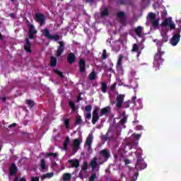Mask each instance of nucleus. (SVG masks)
Wrapping results in <instances>:
<instances>
[{
	"label": "nucleus",
	"instance_id": "nucleus-53",
	"mask_svg": "<svg viewBox=\"0 0 181 181\" xmlns=\"http://www.w3.org/2000/svg\"><path fill=\"white\" fill-rule=\"evenodd\" d=\"M117 86V83H114L113 85H112L110 86V91H114V90H115V87Z\"/></svg>",
	"mask_w": 181,
	"mask_h": 181
},
{
	"label": "nucleus",
	"instance_id": "nucleus-37",
	"mask_svg": "<svg viewBox=\"0 0 181 181\" xmlns=\"http://www.w3.org/2000/svg\"><path fill=\"white\" fill-rule=\"evenodd\" d=\"M156 18V14H155L152 12L148 13V18L151 21H153Z\"/></svg>",
	"mask_w": 181,
	"mask_h": 181
},
{
	"label": "nucleus",
	"instance_id": "nucleus-46",
	"mask_svg": "<svg viewBox=\"0 0 181 181\" xmlns=\"http://www.w3.org/2000/svg\"><path fill=\"white\" fill-rule=\"evenodd\" d=\"M97 177V174L93 173L89 177V181H95V178Z\"/></svg>",
	"mask_w": 181,
	"mask_h": 181
},
{
	"label": "nucleus",
	"instance_id": "nucleus-26",
	"mask_svg": "<svg viewBox=\"0 0 181 181\" xmlns=\"http://www.w3.org/2000/svg\"><path fill=\"white\" fill-rule=\"evenodd\" d=\"M98 112H100L99 106H95L93 107V111L92 112V116H100V115H98Z\"/></svg>",
	"mask_w": 181,
	"mask_h": 181
},
{
	"label": "nucleus",
	"instance_id": "nucleus-58",
	"mask_svg": "<svg viewBox=\"0 0 181 181\" xmlns=\"http://www.w3.org/2000/svg\"><path fill=\"white\" fill-rule=\"evenodd\" d=\"M107 135H108V134H105V135H104V136H103L104 141H107V140L108 139V136H107Z\"/></svg>",
	"mask_w": 181,
	"mask_h": 181
},
{
	"label": "nucleus",
	"instance_id": "nucleus-30",
	"mask_svg": "<svg viewBox=\"0 0 181 181\" xmlns=\"http://www.w3.org/2000/svg\"><path fill=\"white\" fill-rule=\"evenodd\" d=\"M62 179L64 181H69L71 179V175L70 173H64Z\"/></svg>",
	"mask_w": 181,
	"mask_h": 181
},
{
	"label": "nucleus",
	"instance_id": "nucleus-57",
	"mask_svg": "<svg viewBox=\"0 0 181 181\" xmlns=\"http://www.w3.org/2000/svg\"><path fill=\"white\" fill-rule=\"evenodd\" d=\"M16 127V123H13L8 126V128H15Z\"/></svg>",
	"mask_w": 181,
	"mask_h": 181
},
{
	"label": "nucleus",
	"instance_id": "nucleus-48",
	"mask_svg": "<svg viewBox=\"0 0 181 181\" xmlns=\"http://www.w3.org/2000/svg\"><path fill=\"white\" fill-rule=\"evenodd\" d=\"M46 156H53V158H57V154L56 153H47Z\"/></svg>",
	"mask_w": 181,
	"mask_h": 181
},
{
	"label": "nucleus",
	"instance_id": "nucleus-50",
	"mask_svg": "<svg viewBox=\"0 0 181 181\" xmlns=\"http://www.w3.org/2000/svg\"><path fill=\"white\" fill-rule=\"evenodd\" d=\"M76 125H78V124H81V117H78L75 122Z\"/></svg>",
	"mask_w": 181,
	"mask_h": 181
},
{
	"label": "nucleus",
	"instance_id": "nucleus-9",
	"mask_svg": "<svg viewBox=\"0 0 181 181\" xmlns=\"http://www.w3.org/2000/svg\"><path fill=\"white\" fill-rule=\"evenodd\" d=\"M78 69L80 73H86V60L84 59H79Z\"/></svg>",
	"mask_w": 181,
	"mask_h": 181
},
{
	"label": "nucleus",
	"instance_id": "nucleus-49",
	"mask_svg": "<svg viewBox=\"0 0 181 181\" xmlns=\"http://www.w3.org/2000/svg\"><path fill=\"white\" fill-rule=\"evenodd\" d=\"M127 122V117H123V118L119 121V124L124 125Z\"/></svg>",
	"mask_w": 181,
	"mask_h": 181
},
{
	"label": "nucleus",
	"instance_id": "nucleus-52",
	"mask_svg": "<svg viewBox=\"0 0 181 181\" xmlns=\"http://www.w3.org/2000/svg\"><path fill=\"white\" fill-rule=\"evenodd\" d=\"M86 119H91V112H87L86 115Z\"/></svg>",
	"mask_w": 181,
	"mask_h": 181
},
{
	"label": "nucleus",
	"instance_id": "nucleus-33",
	"mask_svg": "<svg viewBox=\"0 0 181 181\" xmlns=\"http://www.w3.org/2000/svg\"><path fill=\"white\" fill-rule=\"evenodd\" d=\"M98 119H100V116H92V124L95 125L98 122Z\"/></svg>",
	"mask_w": 181,
	"mask_h": 181
},
{
	"label": "nucleus",
	"instance_id": "nucleus-60",
	"mask_svg": "<svg viewBox=\"0 0 181 181\" xmlns=\"http://www.w3.org/2000/svg\"><path fill=\"white\" fill-rule=\"evenodd\" d=\"M119 4H120V5H125V1H124V0H120V1H119Z\"/></svg>",
	"mask_w": 181,
	"mask_h": 181
},
{
	"label": "nucleus",
	"instance_id": "nucleus-47",
	"mask_svg": "<svg viewBox=\"0 0 181 181\" xmlns=\"http://www.w3.org/2000/svg\"><path fill=\"white\" fill-rule=\"evenodd\" d=\"M168 26H170V30H173V29H175V28H176V25H175V23L173 21H171L170 23V25H168Z\"/></svg>",
	"mask_w": 181,
	"mask_h": 181
},
{
	"label": "nucleus",
	"instance_id": "nucleus-55",
	"mask_svg": "<svg viewBox=\"0 0 181 181\" xmlns=\"http://www.w3.org/2000/svg\"><path fill=\"white\" fill-rule=\"evenodd\" d=\"M9 16H10V18H11V19H16V16H15V13H11L9 14Z\"/></svg>",
	"mask_w": 181,
	"mask_h": 181
},
{
	"label": "nucleus",
	"instance_id": "nucleus-16",
	"mask_svg": "<svg viewBox=\"0 0 181 181\" xmlns=\"http://www.w3.org/2000/svg\"><path fill=\"white\" fill-rule=\"evenodd\" d=\"M10 175L15 176V174L18 173V167L15 163H12L9 169Z\"/></svg>",
	"mask_w": 181,
	"mask_h": 181
},
{
	"label": "nucleus",
	"instance_id": "nucleus-43",
	"mask_svg": "<svg viewBox=\"0 0 181 181\" xmlns=\"http://www.w3.org/2000/svg\"><path fill=\"white\" fill-rule=\"evenodd\" d=\"M91 110H93V106L88 105L85 107V111L86 112H91Z\"/></svg>",
	"mask_w": 181,
	"mask_h": 181
},
{
	"label": "nucleus",
	"instance_id": "nucleus-15",
	"mask_svg": "<svg viewBox=\"0 0 181 181\" xmlns=\"http://www.w3.org/2000/svg\"><path fill=\"white\" fill-rule=\"evenodd\" d=\"M111 112V106H106L100 110V116L107 115Z\"/></svg>",
	"mask_w": 181,
	"mask_h": 181
},
{
	"label": "nucleus",
	"instance_id": "nucleus-6",
	"mask_svg": "<svg viewBox=\"0 0 181 181\" xmlns=\"http://www.w3.org/2000/svg\"><path fill=\"white\" fill-rule=\"evenodd\" d=\"M36 33H37V30H36V29H35V25H33V24H29L28 25V37L30 40H33L35 39V35H36Z\"/></svg>",
	"mask_w": 181,
	"mask_h": 181
},
{
	"label": "nucleus",
	"instance_id": "nucleus-31",
	"mask_svg": "<svg viewBox=\"0 0 181 181\" xmlns=\"http://www.w3.org/2000/svg\"><path fill=\"white\" fill-rule=\"evenodd\" d=\"M53 176H54V173H47V174L42 175V179H50V177H53Z\"/></svg>",
	"mask_w": 181,
	"mask_h": 181
},
{
	"label": "nucleus",
	"instance_id": "nucleus-63",
	"mask_svg": "<svg viewBox=\"0 0 181 181\" xmlns=\"http://www.w3.org/2000/svg\"><path fill=\"white\" fill-rule=\"evenodd\" d=\"M81 100H83V98L81 95H79L78 97V101H81Z\"/></svg>",
	"mask_w": 181,
	"mask_h": 181
},
{
	"label": "nucleus",
	"instance_id": "nucleus-28",
	"mask_svg": "<svg viewBox=\"0 0 181 181\" xmlns=\"http://www.w3.org/2000/svg\"><path fill=\"white\" fill-rule=\"evenodd\" d=\"M123 59H124V56H122V54L119 55V58L117 60V66H119V67H122Z\"/></svg>",
	"mask_w": 181,
	"mask_h": 181
},
{
	"label": "nucleus",
	"instance_id": "nucleus-41",
	"mask_svg": "<svg viewBox=\"0 0 181 181\" xmlns=\"http://www.w3.org/2000/svg\"><path fill=\"white\" fill-rule=\"evenodd\" d=\"M130 104H132L131 103V100H128L127 102H124L123 104V108H129Z\"/></svg>",
	"mask_w": 181,
	"mask_h": 181
},
{
	"label": "nucleus",
	"instance_id": "nucleus-40",
	"mask_svg": "<svg viewBox=\"0 0 181 181\" xmlns=\"http://www.w3.org/2000/svg\"><path fill=\"white\" fill-rule=\"evenodd\" d=\"M161 36L163 37V42H168V39H169V37L166 35V33H162L161 34Z\"/></svg>",
	"mask_w": 181,
	"mask_h": 181
},
{
	"label": "nucleus",
	"instance_id": "nucleus-42",
	"mask_svg": "<svg viewBox=\"0 0 181 181\" xmlns=\"http://www.w3.org/2000/svg\"><path fill=\"white\" fill-rule=\"evenodd\" d=\"M107 57H108V55L107 54V49H103L101 58L103 59V60H105Z\"/></svg>",
	"mask_w": 181,
	"mask_h": 181
},
{
	"label": "nucleus",
	"instance_id": "nucleus-25",
	"mask_svg": "<svg viewBox=\"0 0 181 181\" xmlns=\"http://www.w3.org/2000/svg\"><path fill=\"white\" fill-rule=\"evenodd\" d=\"M171 22H172V18H165L163 21L162 25H163V26H164V28H166V26H169V25L170 24Z\"/></svg>",
	"mask_w": 181,
	"mask_h": 181
},
{
	"label": "nucleus",
	"instance_id": "nucleus-23",
	"mask_svg": "<svg viewBox=\"0 0 181 181\" xmlns=\"http://www.w3.org/2000/svg\"><path fill=\"white\" fill-rule=\"evenodd\" d=\"M57 64V59L56 57H51L50 59V66L51 67H56Z\"/></svg>",
	"mask_w": 181,
	"mask_h": 181
},
{
	"label": "nucleus",
	"instance_id": "nucleus-39",
	"mask_svg": "<svg viewBox=\"0 0 181 181\" xmlns=\"http://www.w3.org/2000/svg\"><path fill=\"white\" fill-rule=\"evenodd\" d=\"M64 126L66 127V129H69L70 128V119H66L64 120Z\"/></svg>",
	"mask_w": 181,
	"mask_h": 181
},
{
	"label": "nucleus",
	"instance_id": "nucleus-13",
	"mask_svg": "<svg viewBox=\"0 0 181 181\" xmlns=\"http://www.w3.org/2000/svg\"><path fill=\"white\" fill-rule=\"evenodd\" d=\"M66 60L69 64H73V63H76V54L73 52H70L68 54Z\"/></svg>",
	"mask_w": 181,
	"mask_h": 181
},
{
	"label": "nucleus",
	"instance_id": "nucleus-20",
	"mask_svg": "<svg viewBox=\"0 0 181 181\" xmlns=\"http://www.w3.org/2000/svg\"><path fill=\"white\" fill-rule=\"evenodd\" d=\"M142 30H144V28L141 26H138L134 29V32L136 35H137L138 37H142Z\"/></svg>",
	"mask_w": 181,
	"mask_h": 181
},
{
	"label": "nucleus",
	"instance_id": "nucleus-1",
	"mask_svg": "<svg viewBox=\"0 0 181 181\" xmlns=\"http://www.w3.org/2000/svg\"><path fill=\"white\" fill-rule=\"evenodd\" d=\"M156 45L157 46L158 52L154 56L153 67L159 69L160 65L165 62V59L162 58V56L165 54V52L162 51V46L163 45L162 41H158Z\"/></svg>",
	"mask_w": 181,
	"mask_h": 181
},
{
	"label": "nucleus",
	"instance_id": "nucleus-34",
	"mask_svg": "<svg viewBox=\"0 0 181 181\" xmlns=\"http://www.w3.org/2000/svg\"><path fill=\"white\" fill-rule=\"evenodd\" d=\"M69 105L72 110L76 111V104L73 102V100H70L69 102Z\"/></svg>",
	"mask_w": 181,
	"mask_h": 181
},
{
	"label": "nucleus",
	"instance_id": "nucleus-62",
	"mask_svg": "<svg viewBox=\"0 0 181 181\" xmlns=\"http://www.w3.org/2000/svg\"><path fill=\"white\" fill-rule=\"evenodd\" d=\"M1 101H2L3 103H5V102L6 101V97H3V98H1Z\"/></svg>",
	"mask_w": 181,
	"mask_h": 181
},
{
	"label": "nucleus",
	"instance_id": "nucleus-4",
	"mask_svg": "<svg viewBox=\"0 0 181 181\" xmlns=\"http://www.w3.org/2000/svg\"><path fill=\"white\" fill-rule=\"evenodd\" d=\"M35 22L40 23V26H43L45 25L46 19L45 18V15L40 13H35Z\"/></svg>",
	"mask_w": 181,
	"mask_h": 181
},
{
	"label": "nucleus",
	"instance_id": "nucleus-19",
	"mask_svg": "<svg viewBox=\"0 0 181 181\" xmlns=\"http://www.w3.org/2000/svg\"><path fill=\"white\" fill-rule=\"evenodd\" d=\"M69 163H71L72 168H78L80 166V161L78 160H69Z\"/></svg>",
	"mask_w": 181,
	"mask_h": 181
},
{
	"label": "nucleus",
	"instance_id": "nucleus-32",
	"mask_svg": "<svg viewBox=\"0 0 181 181\" xmlns=\"http://www.w3.org/2000/svg\"><path fill=\"white\" fill-rule=\"evenodd\" d=\"M101 91L105 94L107 93V83L105 82H103L101 84Z\"/></svg>",
	"mask_w": 181,
	"mask_h": 181
},
{
	"label": "nucleus",
	"instance_id": "nucleus-3",
	"mask_svg": "<svg viewBox=\"0 0 181 181\" xmlns=\"http://www.w3.org/2000/svg\"><path fill=\"white\" fill-rule=\"evenodd\" d=\"M42 32L43 36L47 37V39H49L50 40H54L55 42H59V40H60V36L59 35L56 34L54 35H52L50 30L47 28H45Z\"/></svg>",
	"mask_w": 181,
	"mask_h": 181
},
{
	"label": "nucleus",
	"instance_id": "nucleus-21",
	"mask_svg": "<svg viewBox=\"0 0 181 181\" xmlns=\"http://www.w3.org/2000/svg\"><path fill=\"white\" fill-rule=\"evenodd\" d=\"M88 78L90 81H94V79L97 78V73L95 70L92 71V72L89 74Z\"/></svg>",
	"mask_w": 181,
	"mask_h": 181
},
{
	"label": "nucleus",
	"instance_id": "nucleus-54",
	"mask_svg": "<svg viewBox=\"0 0 181 181\" xmlns=\"http://www.w3.org/2000/svg\"><path fill=\"white\" fill-rule=\"evenodd\" d=\"M133 136L136 139H139L141 138V134H133Z\"/></svg>",
	"mask_w": 181,
	"mask_h": 181
},
{
	"label": "nucleus",
	"instance_id": "nucleus-24",
	"mask_svg": "<svg viewBox=\"0 0 181 181\" xmlns=\"http://www.w3.org/2000/svg\"><path fill=\"white\" fill-rule=\"evenodd\" d=\"M70 143V137L67 136L64 142V150L67 151L69 149V144Z\"/></svg>",
	"mask_w": 181,
	"mask_h": 181
},
{
	"label": "nucleus",
	"instance_id": "nucleus-56",
	"mask_svg": "<svg viewBox=\"0 0 181 181\" xmlns=\"http://www.w3.org/2000/svg\"><path fill=\"white\" fill-rule=\"evenodd\" d=\"M31 181H39V177H33Z\"/></svg>",
	"mask_w": 181,
	"mask_h": 181
},
{
	"label": "nucleus",
	"instance_id": "nucleus-27",
	"mask_svg": "<svg viewBox=\"0 0 181 181\" xmlns=\"http://www.w3.org/2000/svg\"><path fill=\"white\" fill-rule=\"evenodd\" d=\"M151 25L153 28H159V19L151 20Z\"/></svg>",
	"mask_w": 181,
	"mask_h": 181
},
{
	"label": "nucleus",
	"instance_id": "nucleus-12",
	"mask_svg": "<svg viewBox=\"0 0 181 181\" xmlns=\"http://www.w3.org/2000/svg\"><path fill=\"white\" fill-rule=\"evenodd\" d=\"M25 44L24 45V49L27 53H32V44L30 43V41L29 40V38L25 37Z\"/></svg>",
	"mask_w": 181,
	"mask_h": 181
},
{
	"label": "nucleus",
	"instance_id": "nucleus-38",
	"mask_svg": "<svg viewBox=\"0 0 181 181\" xmlns=\"http://www.w3.org/2000/svg\"><path fill=\"white\" fill-rule=\"evenodd\" d=\"M90 166H91L92 169H95V168H97V166H98V163H97V161H95V160H94L91 161Z\"/></svg>",
	"mask_w": 181,
	"mask_h": 181
},
{
	"label": "nucleus",
	"instance_id": "nucleus-10",
	"mask_svg": "<svg viewBox=\"0 0 181 181\" xmlns=\"http://www.w3.org/2000/svg\"><path fill=\"white\" fill-rule=\"evenodd\" d=\"M117 18L119 19V22L122 25H125L127 23V18H125V13L124 11L117 13Z\"/></svg>",
	"mask_w": 181,
	"mask_h": 181
},
{
	"label": "nucleus",
	"instance_id": "nucleus-36",
	"mask_svg": "<svg viewBox=\"0 0 181 181\" xmlns=\"http://www.w3.org/2000/svg\"><path fill=\"white\" fill-rule=\"evenodd\" d=\"M54 73H55L56 74H58V76H60L61 78H64V75H63V73L62 71H59L58 69H54Z\"/></svg>",
	"mask_w": 181,
	"mask_h": 181
},
{
	"label": "nucleus",
	"instance_id": "nucleus-51",
	"mask_svg": "<svg viewBox=\"0 0 181 181\" xmlns=\"http://www.w3.org/2000/svg\"><path fill=\"white\" fill-rule=\"evenodd\" d=\"M130 103L132 104H136V96H133L132 98V100H130Z\"/></svg>",
	"mask_w": 181,
	"mask_h": 181
},
{
	"label": "nucleus",
	"instance_id": "nucleus-44",
	"mask_svg": "<svg viewBox=\"0 0 181 181\" xmlns=\"http://www.w3.org/2000/svg\"><path fill=\"white\" fill-rule=\"evenodd\" d=\"M27 104L28 107L32 108L35 105V102L32 101L31 100H27Z\"/></svg>",
	"mask_w": 181,
	"mask_h": 181
},
{
	"label": "nucleus",
	"instance_id": "nucleus-45",
	"mask_svg": "<svg viewBox=\"0 0 181 181\" xmlns=\"http://www.w3.org/2000/svg\"><path fill=\"white\" fill-rule=\"evenodd\" d=\"M138 176H139V173H134V176L132 177V180L130 181H136L138 179Z\"/></svg>",
	"mask_w": 181,
	"mask_h": 181
},
{
	"label": "nucleus",
	"instance_id": "nucleus-5",
	"mask_svg": "<svg viewBox=\"0 0 181 181\" xmlns=\"http://www.w3.org/2000/svg\"><path fill=\"white\" fill-rule=\"evenodd\" d=\"M59 45L57 47V49L56 51V56L57 57H60L63 53H64V46L66 45L64 44V41H59L58 42Z\"/></svg>",
	"mask_w": 181,
	"mask_h": 181
},
{
	"label": "nucleus",
	"instance_id": "nucleus-2",
	"mask_svg": "<svg viewBox=\"0 0 181 181\" xmlns=\"http://www.w3.org/2000/svg\"><path fill=\"white\" fill-rule=\"evenodd\" d=\"M136 157L137 159L135 165V169H136V171L138 172V170H144V169H146L148 165L146 163H145L144 158H142V153H136Z\"/></svg>",
	"mask_w": 181,
	"mask_h": 181
},
{
	"label": "nucleus",
	"instance_id": "nucleus-64",
	"mask_svg": "<svg viewBox=\"0 0 181 181\" xmlns=\"http://www.w3.org/2000/svg\"><path fill=\"white\" fill-rule=\"evenodd\" d=\"M20 181H26V179H25V178L23 177V178H21V179H20Z\"/></svg>",
	"mask_w": 181,
	"mask_h": 181
},
{
	"label": "nucleus",
	"instance_id": "nucleus-11",
	"mask_svg": "<svg viewBox=\"0 0 181 181\" xmlns=\"http://www.w3.org/2000/svg\"><path fill=\"white\" fill-rule=\"evenodd\" d=\"M125 97L124 95H118L116 98V107L117 108H121L122 107V103H124V98Z\"/></svg>",
	"mask_w": 181,
	"mask_h": 181
},
{
	"label": "nucleus",
	"instance_id": "nucleus-7",
	"mask_svg": "<svg viewBox=\"0 0 181 181\" xmlns=\"http://www.w3.org/2000/svg\"><path fill=\"white\" fill-rule=\"evenodd\" d=\"M80 144H81V140L78 139H75L73 141L72 148L74 153H76L78 151V149H80Z\"/></svg>",
	"mask_w": 181,
	"mask_h": 181
},
{
	"label": "nucleus",
	"instance_id": "nucleus-35",
	"mask_svg": "<svg viewBox=\"0 0 181 181\" xmlns=\"http://www.w3.org/2000/svg\"><path fill=\"white\" fill-rule=\"evenodd\" d=\"M87 169H88V163H87V162H84L81 170H83V172H87Z\"/></svg>",
	"mask_w": 181,
	"mask_h": 181
},
{
	"label": "nucleus",
	"instance_id": "nucleus-59",
	"mask_svg": "<svg viewBox=\"0 0 181 181\" xmlns=\"http://www.w3.org/2000/svg\"><path fill=\"white\" fill-rule=\"evenodd\" d=\"M124 163H125V165H129V163H131V161L129 160H128V159H126L124 160Z\"/></svg>",
	"mask_w": 181,
	"mask_h": 181
},
{
	"label": "nucleus",
	"instance_id": "nucleus-17",
	"mask_svg": "<svg viewBox=\"0 0 181 181\" xmlns=\"http://www.w3.org/2000/svg\"><path fill=\"white\" fill-rule=\"evenodd\" d=\"M91 144H93V135L89 134L86 141V145L88 146V151L91 148Z\"/></svg>",
	"mask_w": 181,
	"mask_h": 181
},
{
	"label": "nucleus",
	"instance_id": "nucleus-61",
	"mask_svg": "<svg viewBox=\"0 0 181 181\" xmlns=\"http://www.w3.org/2000/svg\"><path fill=\"white\" fill-rule=\"evenodd\" d=\"M86 1L88 4H93V2H94V0H86Z\"/></svg>",
	"mask_w": 181,
	"mask_h": 181
},
{
	"label": "nucleus",
	"instance_id": "nucleus-18",
	"mask_svg": "<svg viewBox=\"0 0 181 181\" xmlns=\"http://www.w3.org/2000/svg\"><path fill=\"white\" fill-rule=\"evenodd\" d=\"M132 52L137 53V57H139V55L141 54V52L139 51V46L138 45V44H134L132 45Z\"/></svg>",
	"mask_w": 181,
	"mask_h": 181
},
{
	"label": "nucleus",
	"instance_id": "nucleus-14",
	"mask_svg": "<svg viewBox=\"0 0 181 181\" xmlns=\"http://www.w3.org/2000/svg\"><path fill=\"white\" fill-rule=\"evenodd\" d=\"M100 155H101V156H103L106 160H108V159H110V156H111L110 153V150H108L107 148L101 150L100 151Z\"/></svg>",
	"mask_w": 181,
	"mask_h": 181
},
{
	"label": "nucleus",
	"instance_id": "nucleus-29",
	"mask_svg": "<svg viewBox=\"0 0 181 181\" xmlns=\"http://www.w3.org/2000/svg\"><path fill=\"white\" fill-rule=\"evenodd\" d=\"M40 166L42 170H46L47 167L46 166V161H45V158L41 159Z\"/></svg>",
	"mask_w": 181,
	"mask_h": 181
},
{
	"label": "nucleus",
	"instance_id": "nucleus-22",
	"mask_svg": "<svg viewBox=\"0 0 181 181\" xmlns=\"http://www.w3.org/2000/svg\"><path fill=\"white\" fill-rule=\"evenodd\" d=\"M110 15V12H108V8L105 7L103 11L100 13V18H105V16H108Z\"/></svg>",
	"mask_w": 181,
	"mask_h": 181
},
{
	"label": "nucleus",
	"instance_id": "nucleus-8",
	"mask_svg": "<svg viewBox=\"0 0 181 181\" xmlns=\"http://www.w3.org/2000/svg\"><path fill=\"white\" fill-rule=\"evenodd\" d=\"M179 42H180V34L176 33L171 38L170 43L172 46H177Z\"/></svg>",
	"mask_w": 181,
	"mask_h": 181
}]
</instances>
